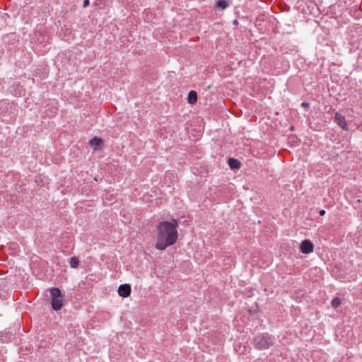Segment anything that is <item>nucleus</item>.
Instances as JSON below:
<instances>
[{
	"mask_svg": "<svg viewBox=\"0 0 362 362\" xmlns=\"http://www.w3.org/2000/svg\"><path fill=\"white\" fill-rule=\"evenodd\" d=\"M177 221H163L157 227L156 247L160 250H165L168 246L175 244L177 239Z\"/></svg>",
	"mask_w": 362,
	"mask_h": 362,
	"instance_id": "nucleus-1",
	"label": "nucleus"
},
{
	"mask_svg": "<svg viewBox=\"0 0 362 362\" xmlns=\"http://www.w3.org/2000/svg\"><path fill=\"white\" fill-rule=\"evenodd\" d=\"M274 338L267 333L259 334L254 337V344L258 349H267L274 343Z\"/></svg>",
	"mask_w": 362,
	"mask_h": 362,
	"instance_id": "nucleus-2",
	"label": "nucleus"
},
{
	"mask_svg": "<svg viewBox=\"0 0 362 362\" xmlns=\"http://www.w3.org/2000/svg\"><path fill=\"white\" fill-rule=\"evenodd\" d=\"M52 298L51 305L54 310L58 311L63 306L64 297L62 291L58 288H53L50 290Z\"/></svg>",
	"mask_w": 362,
	"mask_h": 362,
	"instance_id": "nucleus-3",
	"label": "nucleus"
},
{
	"mask_svg": "<svg viewBox=\"0 0 362 362\" xmlns=\"http://www.w3.org/2000/svg\"><path fill=\"white\" fill-rule=\"evenodd\" d=\"M334 122L343 129L346 130V131L349 129L345 117L343 116L342 115H341L340 113L335 112Z\"/></svg>",
	"mask_w": 362,
	"mask_h": 362,
	"instance_id": "nucleus-4",
	"label": "nucleus"
},
{
	"mask_svg": "<svg viewBox=\"0 0 362 362\" xmlns=\"http://www.w3.org/2000/svg\"><path fill=\"white\" fill-rule=\"evenodd\" d=\"M300 251L304 254H309L313 251V244L309 240H303L300 244Z\"/></svg>",
	"mask_w": 362,
	"mask_h": 362,
	"instance_id": "nucleus-5",
	"label": "nucleus"
},
{
	"mask_svg": "<svg viewBox=\"0 0 362 362\" xmlns=\"http://www.w3.org/2000/svg\"><path fill=\"white\" fill-rule=\"evenodd\" d=\"M118 293L123 298L129 297L131 294V286L129 284H122L118 288Z\"/></svg>",
	"mask_w": 362,
	"mask_h": 362,
	"instance_id": "nucleus-6",
	"label": "nucleus"
},
{
	"mask_svg": "<svg viewBox=\"0 0 362 362\" xmlns=\"http://www.w3.org/2000/svg\"><path fill=\"white\" fill-rule=\"evenodd\" d=\"M104 141L102 139L95 136L92 138V148L94 151H99L103 148Z\"/></svg>",
	"mask_w": 362,
	"mask_h": 362,
	"instance_id": "nucleus-7",
	"label": "nucleus"
},
{
	"mask_svg": "<svg viewBox=\"0 0 362 362\" xmlns=\"http://www.w3.org/2000/svg\"><path fill=\"white\" fill-rule=\"evenodd\" d=\"M187 100L189 104L195 103L197 100V92L194 90H191L188 94Z\"/></svg>",
	"mask_w": 362,
	"mask_h": 362,
	"instance_id": "nucleus-8",
	"label": "nucleus"
},
{
	"mask_svg": "<svg viewBox=\"0 0 362 362\" xmlns=\"http://www.w3.org/2000/svg\"><path fill=\"white\" fill-rule=\"evenodd\" d=\"M228 163L231 169H238L240 167V163L235 158H230Z\"/></svg>",
	"mask_w": 362,
	"mask_h": 362,
	"instance_id": "nucleus-9",
	"label": "nucleus"
},
{
	"mask_svg": "<svg viewBox=\"0 0 362 362\" xmlns=\"http://www.w3.org/2000/svg\"><path fill=\"white\" fill-rule=\"evenodd\" d=\"M216 6L221 9H225L228 6V1L226 0H218L216 3Z\"/></svg>",
	"mask_w": 362,
	"mask_h": 362,
	"instance_id": "nucleus-10",
	"label": "nucleus"
},
{
	"mask_svg": "<svg viewBox=\"0 0 362 362\" xmlns=\"http://www.w3.org/2000/svg\"><path fill=\"white\" fill-rule=\"evenodd\" d=\"M69 265L72 268H76L79 264V260L76 257H72L69 261Z\"/></svg>",
	"mask_w": 362,
	"mask_h": 362,
	"instance_id": "nucleus-11",
	"label": "nucleus"
},
{
	"mask_svg": "<svg viewBox=\"0 0 362 362\" xmlns=\"http://www.w3.org/2000/svg\"><path fill=\"white\" fill-rule=\"evenodd\" d=\"M332 306L334 308H338L341 305V300L339 298L336 297L332 299L331 302Z\"/></svg>",
	"mask_w": 362,
	"mask_h": 362,
	"instance_id": "nucleus-12",
	"label": "nucleus"
},
{
	"mask_svg": "<svg viewBox=\"0 0 362 362\" xmlns=\"http://www.w3.org/2000/svg\"><path fill=\"white\" fill-rule=\"evenodd\" d=\"M89 4H90V1H89V0H84L83 6L84 8H86V7H87L88 6H89Z\"/></svg>",
	"mask_w": 362,
	"mask_h": 362,
	"instance_id": "nucleus-13",
	"label": "nucleus"
},
{
	"mask_svg": "<svg viewBox=\"0 0 362 362\" xmlns=\"http://www.w3.org/2000/svg\"><path fill=\"white\" fill-rule=\"evenodd\" d=\"M301 106L303 107H309V103H308L306 102H303L301 103Z\"/></svg>",
	"mask_w": 362,
	"mask_h": 362,
	"instance_id": "nucleus-14",
	"label": "nucleus"
},
{
	"mask_svg": "<svg viewBox=\"0 0 362 362\" xmlns=\"http://www.w3.org/2000/svg\"><path fill=\"white\" fill-rule=\"evenodd\" d=\"M325 211L324 209H322L320 211L319 214L320 216H324L325 214Z\"/></svg>",
	"mask_w": 362,
	"mask_h": 362,
	"instance_id": "nucleus-15",
	"label": "nucleus"
}]
</instances>
